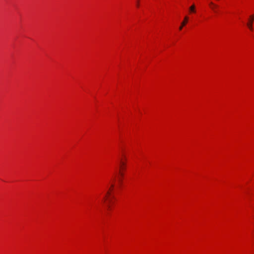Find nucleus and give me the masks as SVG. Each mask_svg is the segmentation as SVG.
I'll use <instances>...</instances> for the list:
<instances>
[{
	"label": "nucleus",
	"instance_id": "nucleus-5",
	"mask_svg": "<svg viewBox=\"0 0 254 254\" xmlns=\"http://www.w3.org/2000/svg\"><path fill=\"white\" fill-rule=\"evenodd\" d=\"M189 11L190 13H195L196 12L195 6L194 4H193L192 5H191L189 7Z\"/></svg>",
	"mask_w": 254,
	"mask_h": 254
},
{
	"label": "nucleus",
	"instance_id": "nucleus-3",
	"mask_svg": "<svg viewBox=\"0 0 254 254\" xmlns=\"http://www.w3.org/2000/svg\"><path fill=\"white\" fill-rule=\"evenodd\" d=\"M189 19V17L187 16H186L184 18V21L182 22L181 26L179 27V30H181L183 27V26H185L187 23L188 22Z\"/></svg>",
	"mask_w": 254,
	"mask_h": 254
},
{
	"label": "nucleus",
	"instance_id": "nucleus-2",
	"mask_svg": "<svg viewBox=\"0 0 254 254\" xmlns=\"http://www.w3.org/2000/svg\"><path fill=\"white\" fill-rule=\"evenodd\" d=\"M254 20V16L253 15H251L249 20V22L247 23V25L251 30H253V23Z\"/></svg>",
	"mask_w": 254,
	"mask_h": 254
},
{
	"label": "nucleus",
	"instance_id": "nucleus-1",
	"mask_svg": "<svg viewBox=\"0 0 254 254\" xmlns=\"http://www.w3.org/2000/svg\"><path fill=\"white\" fill-rule=\"evenodd\" d=\"M114 187V184H111V188L107 191L103 197V201L106 202L107 210L109 211H112L113 209L112 204H113V200L114 199L115 197L112 194L111 190L113 189Z\"/></svg>",
	"mask_w": 254,
	"mask_h": 254
},
{
	"label": "nucleus",
	"instance_id": "nucleus-6",
	"mask_svg": "<svg viewBox=\"0 0 254 254\" xmlns=\"http://www.w3.org/2000/svg\"><path fill=\"white\" fill-rule=\"evenodd\" d=\"M209 5H210L211 8L213 10H214L215 8L217 7V6L216 5H215V4H214L212 2H210L209 3Z\"/></svg>",
	"mask_w": 254,
	"mask_h": 254
},
{
	"label": "nucleus",
	"instance_id": "nucleus-8",
	"mask_svg": "<svg viewBox=\"0 0 254 254\" xmlns=\"http://www.w3.org/2000/svg\"><path fill=\"white\" fill-rule=\"evenodd\" d=\"M136 6H137V7H138L139 6V0H137L136 1Z\"/></svg>",
	"mask_w": 254,
	"mask_h": 254
},
{
	"label": "nucleus",
	"instance_id": "nucleus-4",
	"mask_svg": "<svg viewBox=\"0 0 254 254\" xmlns=\"http://www.w3.org/2000/svg\"><path fill=\"white\" fill-rule=\"evenodd\" d=\"M126 162L123 160L120 161V170L124 171L126 169Z\"/></svg>",
	"mask_w": 254,
	"mask_h": 254
},
{
	"label": "nucleus",
	"instance_id": "nucleus-7",
	"mask_svg": "<svg viewBox=\"0 0 254 254\" xmlns=\"http://www.w3.org/2000/svg\"><path fill=\"white\" fill-rule=\"evenodd\" d=\"M123 170H120V172H119V174L122 177H123L124 176V173H123Z\"/></svg>",
	"mask_w": 254,
	"mask_h": 254
},
{
	"label": "nucleus",
	"instance_id": "nucleus-9",
	"mask_svg": "<svg viewBox=\"0 0 254 254\" xmlns=\"http://www.w3.org/2000/svg\"><path fill=\"white\" fill-rule=\"evenodd\" d=\"M119 182H120V183L122 182V178H121L119 179Z\"/></svg>",
	"mask_w": 254,
	"mask_h": 254
}]
</instances>
